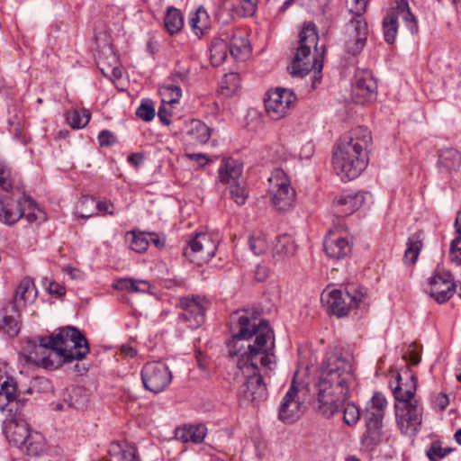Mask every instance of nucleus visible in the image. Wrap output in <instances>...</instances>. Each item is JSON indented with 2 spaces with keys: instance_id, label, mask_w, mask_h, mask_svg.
<instances>
[{
  "instance_id": "nucleus-1",
  "label": "nucleus",
  "mask_w": 461,
  "mask_h": 461,
  "mask_svg": "<svg viewBox=\"0 0 461 461\" xmlns=\"http://www.w3.org/2000/svg\"><path fill=\"white\" fill-rule=\"evenodd\" d=\"M258 312L249 316L247 311H237L231 315L236 333L230 341L229 353L239 354L234 349L239 340L249 339L255 336L253 344L248 345V350L240 354L237 367L241 372L243 382L238 390L240 405L257 404L267 400L268 396L267 378L276 367V357L273 353L274 333L266 320H258Z\"/></svg>"
},
{
  "instance_id": "nucleus-2",
  "label": "nucleus",
  "mask_w": 461,
  "mask_h": 461,
  "mask_svg": "<svg viewBox=\"0 0 461 461\" xmlns=\"http://www.w3.org/2000/svg\"><path fill=\"white\" fill-rule=\"evenodd\" d=\"M89 351L86 337L78 329L68 326L55 335L26 340L21 356L29 364L54 370L65 363L85 358Z\"/></svg>"
},
{
  "instance_id": "nucleus-3",
  "label": "nucleus",
  "mask_w": 461,
  "mask_h": 461,
  "mask_svg": "<svg viewBox=\"0 0 461 461\" xmlns=\"http://www.w3.org/2000/svg\"><path fill=\"white\" fill-rule=\"evenodd\" d=\"M372 141L370 131L358 126L344 135L333 154V165L342 180L357 178L368 164L367 148Z\"/></svg>"
},
{
  "instance_id": "nucleus-4",
  "label": "nucleus",
  "mask_w": 461,
  "mask_h": 461,
  "mask_svg": "<svg viewBox=\"0 0 461 461\" xmlns=\"http://www.w3.org/2000/svg\"><path fill=\"white\" fill-rule=\"evenodd\" d=\"M299 44L291 65L293 77H304L314 71L313 85L321 82L323 68L324 47L317 48L319 36L313 23H304L299 35Z\"/></svg>"
},
{
  "instance_id": "nucleus-5",
  "label": "nucleus",
  "mask_w": 461,
  "mask_h": 461,
  "mask_svg": "<svg viewBox=\"0 0 461 461\" xmlns=\"http://www.w3.org/2000/svg\"><path fill=\"white\" fill-rule=\"evenodd\" d=\"M355 379H344L342 375L321 369L318 387L319 410L330 418L335 414L344 402L348 399Z\"/></svg>"
},
{
  "instance_id": "nucleus-6",
  "label": "nucleus",
  "mask_w": 461,
  "mask_h": 461,
  "mask_svg": "<svg viewBox=\"0 0 461 461\" xmlns=\"http://www.w3.org/2000/svg\"><path fill=\"white\" fill-rule=\"evenodd\" d=\"M3 431L9 443L16 446L29 456H38L45 448V438L38 431L30 429L28 423L20 418L6 420Z\"/></svg>"
},
{
  "instance_id": "nucleus-7",
  "label": "nucleus",
  "mask_w": 461,
  "mask_h": 461,
  "mask_svg": "<svg viewBox=\"0 0 461 461\" xmlns=\"http://www.w3.org/2000/svg\"><path fill=\"white\" fill-rule=\"evenodd\" d=\"M321 300L326 303L329 311L338 317L348 315L355 308H366L368 304L366 291L354 285L344 290L334 289L322 294Z\"/></svg>"
},
{
  "instance_id": "nucleus-8",
  "label": "nucleus",
  "mask_w": 461,
  "mask_h": 461,
  "mask_svg": "<svg viewBox=\"0 0 461 461\" xmlns=\"http://www.w3.org/2000/svg\"><path fill=\"white\" fill-rule=\"evenodd\" d=\"M369 27L364 16H350L343 27L345 51L352 56L358 55L366 44Z\"/></svg>"
},
{
  "instance_id": "nucleus-9",
  "label": "nucleus",
  "mask_w": 461,
  "mask_h": 461,
  "mask_svg": "<svg viewBox=\"0 0 461 461\" xmlns=\"http://www.w3.org/2000/svg\"><path fill=\"white\" fill-rule=\"evenodd\" d=\"M268 191L272 203L277 211L285 212L292 208L295 200V191L283 169H275L269 179Z\"/></svg>"
},
{
  "instance_id": "nucleus-10",
  "label": "nucleus",
  "mask_w": 461,
  "mask_h": 461,
  "mask_svg": "<svg viewBox=\"0 0 461 461\" xmlns=\"http://www.w3.org/2000/svg\"><path fill=\"white\" fill-rule=\"evenodd\" d=\"M140 375L144 388L155 393L164 391L172 381V373L162 361L146 363Z\"/></svg>"
},
{
  "instance_id": "nucleus-11",
  "label": "nucleus",
  "mask_w": 461,
  "mask_h": 461,
  "mask_svg": "<svg viewBox=\"0 0 461 461\" xmlns=\"http://www.w3.org/2000/svg\"><path fill=\"white\" fill-rule=\"evenodd\" d=\"M423 408L417 400L395 404L397 425L405 435H415L422 422Z\"/></svg>"
},
{
  "instance_id": "nucleus-12",
  "label": "nucleus",
  "mask_w": 461,
  "mask_h": 461,
  "mask_svg": "<svg viewBox=\"0 0 461 461\" xmlns=\"http://www.w3.org/2000/svg\"><path fill=\"white\" fill-rule=\"evenodd\" d=\"M218 244L213 237L207 233H197L188 241L184 256L193 262L201 264L214 257Z\"/></svg>"
},
{
  "instance_id": "nucleus-13",
  "label": "nucleus",
  "mask_w": 461,
  "mask_h": 461,
  "mask_svg": "<svg viewBox=\"0 0 461 461\" xmlns=\"http://www.w3.org/2000/svg\"><path fill=\"white\" fill-rule=\"evenodd\" d=\"M209 303L200 296H187L181 298L179 306L182 312L179 314L181 320L188 324L190 329H197L205 321V312Z\"/></svg>"
},
{
  "instance_id": "nucleus-14",
  "label": "nucleus",
  "mask_w": 461,
  "mask_h": 461,
  "mask_svg": "<svg viewBox=\"0 0 461 461\" xmlns=\"http://www.w3.org/2000/svg\"><path fill=\"white\" fill-rule=\"evenodd\" d=\"M303 413V402L299 396V386L294 379L281 402L278 419L286 424L298 420Z\"/></svg>"
},
{
  "instance_id": "nucleus-15",
  "label": "nucleus",
  "mask_w": 461,
  "mask_h": 461,
  "mask_svg": "<svg viewBox=\"0 0 461 461\" xmlns=\"http://www.w3.org/2000/svg\"><path fill=\"white\" fill-rule=\"evenodd\" d=\"M296 96L289 89L276 87L267 92V98L265 99L266 112L274 120L283 118L291 104L294 103Z\"/></svg>"
},
{
  "instance_id": "nucleus-16",
  "label": "nucleus",
  "mask_w": 461,
  "mask_h": 461,
  "mask_svg": "<svg viewBox=\"0 0 461 461\" xmlns=\"http://www.w3.org/2000/svg\"><path fill=\"white\" fill-rule=\"evenodd\" d=\"M377 96V84L369 70H359L352 84V97L355 103L365 104Z\"/></svg>"
},
{
  "instance_id": "nucleus-17",
  "label": "nucleus",
  "mask_w": 461,
  "mask_h": 461,
  "mask_svg": "<svg viewBox=\"0 0 461 461\" xmlns=\"http://www.w3.org/2000/svg\"><path fill=\"white\" fill-rule=\"evenodd\" d=\"M26 207L35 209L37 204L25 194L16 203L7 196L0 199V221L7 225L14 224L23 216Z\"/></svg>"
},
{
  "instance_id": "nucleus-18",
  "label": "nucleus",
  "mask_w": 461,
  "mask_h": 461,
  "mask_svg": "<svg viewBox=\"0 0 461 461\" xmlns=\"http://www.w3.org/2000/svg\"><path fill=\"white\" fill-rule=\"evenodd\" d=\"M429 294L438 303L448 301L455 294L456 285L448 271H438L429 280Z\"/></svg>"
},
{
  "instance_id": "nucleus-19",
  "label": "nucleus",
  "mask_w": 461,
  "mask_h": 461,
  "mask_svg": "<svg viewBox=\"0 0 461 461\" xmlns=\"http://www.w3.org/2000/svg\"><path fill=\"white\" fill-rule=\"evenodd\" d=\"M321 370L330 372V375L338 374L344 379H355L351 359L339 353L327 354L322 362Z\"/></svg>"
},
{
  "instance_id": "nucleus-20",
  "label": "nucleus",
  "mask_w": 461,
  "mask_h": 461,
  "mask_svg": "<svg viewBox=\"0 0 461 461\" xmlns=\"http://www.w3.org/2000/svg\"><path fill=\"white\" fill-rule=\"evenodd\" d=\"M365 201V194L359 191L346 190L333 200V206L338 214L348 216L357 211Z\"/></svg>"
},
{
  "instance_id": "nucleus-21",
  "label": "nucleus",
  "mask_w": 461,
  "mask_h": 461,
  "mask_svg": "<svg viewBox=\"0 0 461 461\" xmlns=\"http://www.w3.org/2000/svg\"><path fill=\"white\" fill-rule=\"evenodd\" d=\"M20 313L16 310V305L12 303H5L0 308V335H6L14 338L20 331Z\"/></svg>"
},
{
  "instance_id": "nucleus-22",
  "label": "nucleus",
  "mask_w": 461,
  "mask_h": 461,
  "mask_svg": "<svg viewBox=\"0 0 461 461\" xmlns=\"http://www.w3.org/2000/svg\"><path fill=\"white\" fill-rule=\"evenodd\" d=\"M461 166V153L454 148L442 149L438 152L437 168L441 177L448 179Z\"/></svg>"
},
{
  "instance_id": "nucleus-23",
  "label": "nucleus",
  "mask_w": 461,
  "mask_h": 461,
  "mask_svg": "<svg viewBox=\"0 0 461 461\" xmlns=\"http://www.w3.org/2000/svg\"><path fill=\"white\" fill-rule=\"evenodd\" d=\"M396 385L393 388V393L398 402H405L412 400L417 387V378L414 374L404 371L402 375L397 374Z\"/></svg>"
},
{
  "instance_id": "nucleus-24",
  "label": "nucleus",
  "mask_w": 461,
  "mask_h": 461,
  "mask_svg": "<svg viewBox=\"0 0 461 461\" xmlns=\"http://www.w3.org/2000/svg\"><path fill=\"white\" fill-rule=\"evenodd\" d=\"M387 401L381 393H375L366 405L364 420L366 425L382 426Z\"/></svg>"
},
{
  "instance_id": "nucleus-25",
  "label": "nucleus",
  "mask_w": 461,
  "mask_h": 461,
  "mask_svg": "<svg viewBox=\"0 0 461 461\" xmlns=\"http://www.w3.org/2000/svg\"><path fill=\"white\" fill-rule=\"evenodd\" d=\"M18 397L17 384L14 378L0 373V410L5 411L7 406L15 404L17 411L19 405H23V400L18 399Z\"/></svg>"
},
{
  "instance_id": "nucleus-26",
  "label": "nucleus",
  "mask_w": 461,
  "mask_h": 461,
  "mask_svg": "<svg viewBox=\"0 0 461 461\" xmlns=\"http://www.w3.org/2000/svg\"><path fill=\"white\" fill-rule=\"evenodd\" d=\"M323 247L327 256L334 259H341L351 251L348 240L333 231H330L325 237Z\"/></svg>"
},
{
  "instance_id": "nucleus-27",
  "label": "nucleus",
  "mask_w": 461,
  "mask_h": 461,
  "mask_svg": "<svg viewBox=\"0 0 461 461\" xmlns=\"http://www.w3.org/2000/svg\"><path fill=\"white\" fill-rule=\"evenodd\" d=\"M243 165L232 158H223L218 169V180L223 185L238 183L242 179Z\"/></svg>"
},
{
  "instance_id": "nucleus-28",
  "label": "nucleus",
  "mask_w": 461,
  "mask_h": 461,
  "mask_svg": "<svg viewBox=\"0 0 461 461\" xmlns=\"http://www.w3.org/2000/svg\"><path fill=\"white\" fill-rule=\"evenodd\" d=\"M107 453L110 461H141L137 447L126 441L111 442Z\"/></svg>"
},
{
  "instance_id": "nucleus-29",
  "label": "nucleus",
  "mask_w": 461,
  "mask_h": 461,
  "mask_svg": "<svg viewBox=\"0 0 461 461\" xmlns=\"http://www.w3.org/2000/svg\"><path fill=\"white\" fill-rule=\"evenodd\" d=\"M36 297L37 290L35 285L32 279L26 277L18 285L14 295V300L7 303L15 304L16 310H19L20 307L25 306L27 303L34 302Z\"/></svg>"
},
{
  "instance_id": "nucleus-30",
  "label": "nucleus",
  "mask_w": 461,
  "mask_h": 461,
  "mask_svg": "<svg viewBox=\"0 0 461 461\" xmlns=\"http://www.w3.org/2000/svg\"><path fill=\"white\" fill-rule=\"evenodd\" d=\"M402 10L397 7L390 8L384 17L383 18L382 26L384 39L386 43L393 44L396 40V35L399 29V17L403 20Z\"/></svg>"
},
{
  "instance_id": "nucleus-31",
  "label": "nucleus",
  "mask_w": 461,
  "mask_h": 461,
  "mask_svg": "<svg viewBox=\"0 0 461 461\" xmlns=\"http://www.w3.org/2000/svg\"><path fill=\"white\" fill-rule=\"evenodd\" d=\"M207 429L203 424L185 425L176 430L177 438L183 442L202 443L206 436Z\"/></svg>"
},
{
  "instance_id": "nucleus-32",
  "label": "nucleus",
  "mask_w": 461,
  "mask_h": 461,
  "mask_svg": "<svg viewBox=\"0 0 461 461\" xmlns=\"http://www.w3.org/2000/svg\"><path fill=\"white\" fill-rule=\"evenodd\" d=\"M164 25L170 35L180 32L184 27L182 12L174 6H167L164 15Z\"/></svg>"
},
{
  "instance_id": "nucleus-33",
  "label": "nucleus",
  "mask_w": 461,
  "mask_h": 461,
  "mask_svg": "<svg viewBox=\"0 0 461 461\" xmlns=\"http://www.w3.org/2000/svg\"><path fill=\"white\" fill-rule=\"evenodd\" d=\"M422 241L423 231L421 230H418L409 237L403 258L406 264H414L416 262L423 246Z\"/></svg>"
},
{
  "instance_id": "nucleus-34",
  "label": "nucleus",
  "mask_w": 461,
  "mask_h": 461,
  "mask_svg": "<svg viewBox=\"0 0 461 461\" xmlns=\"http://www.w3.org/2000/svg\"><path fill=\"white\" fill-rule=\"evenodd\" d=\"M187 135L195 143L204 144L206 143L211 136L210 128L199 120H194L191 122Z\"/></svg>"
},
{
  "instance_id": "nucleus-35",
  "label": "nucleus",
  "mask_w": 461,
  "mask_h": 461,
  "mask_svg": "<svg viewBox=\"0 0 461 461\" xmlns=\"http://www.w3.org/2000/svg\"><path fill=\"white\" fill-rule=\"evenodd\" d=\"M382 426L366 425V431L361 437V444L366 450H373L381 441Z\"/></svg>"
},
{
  "instance_id": "nucleus-36",
  "label": "nucleus",
  "mask_w": 461,
  "mask_h": 461,
  "mask_svg": "<svg viewBox=\"0 0 461 461\" xmlns=\"http://www.w3.org/2000/svg\"><path fill=\"white\" fill-rule=\"evenodd\" d=\"M274 251L277 255L285 257L293 256L296 251V244L294 238L289 234H282L276 238Z\"/></svg>"
},
{
  "instance_id": "nucleus-37",
  "label": "nucleus",
  "mask_w": 461,
  "mask_h": 461,
  "mask_svg": "<svg viewBox=\"0 0 461 461\" xmlns=\"http://www.w3.org/2000/svg\"><path fill=\"white\" fill-rule=\"evenodd\" d=\"M344 402L343 405H341L339 410L335 412H339L342 411L343 412V420L348 426H354L357 423L360 418V410L359 408L354 404L353 402Z\"/></svg>"
},
{
  "instance_id": "nucleus-38",
  "label": "nucleus",
  "mask_w": 461,
  "mask_h": 461,
  "mask_svg": "<svg viewBox=\"0 0 461 461\" xmlns=\"http://www.w3.org/2000/svg\"><path fill=\"white\" fill-rule=\"evenodd\" d=\"M394 3L395 5L393 7H397V9L402 10L401 12L404 15L403 21L407 28L412 34L416 33L418 32L416 18L411 12L407 0H394Z\"/></svg>"
},
{
  "instance_id": "nucleus-39",
  "label": "nucleus",
  "mask_w": 461,
  "mask_h": 461,
  "mask_svg": "<svg viewBox=\"0 0 461 461\" xmlns=\"http://www.w3.org/2000/svg\"><path fill=\"white\" fill-rule=\"evenodd\" d=\"M229 50L235 59H244L249 52L248 40L243 37H233L230 40Z\"/></svg>"
},
{
  "instance_id": "nucleus-40",
  "label": "nucleus",
  "mask_w": 461,
  "mask_h": 461,
  "mask_svg": "<svg viewBox=\"0 0 461 461\" xmlns=\"http://www.w3.org/2000/svg\"><path fill=\"white\" fill-rule=\"evenodd\" d=\"M77 214L81 218L88 219L96 215V200L92 196H83L77 205Z\"/></svg>"
},
{
  "instance_id": "nucleus-41",
  "label": "nucleus",
  "mask_w": 461,
  "mask_h": 461,
  "mask_svg": "<svg viewBox=\"0 0 461 461\" xmlns=\"http://www.w3.org/2000/svg\"><path fill=\"white\" fill-rule=\"evenodd\" d=\"M248 243L250 251L256 256L264 254L268 249L265 235L259 232L251 234L249 237Z\"/></svg>"
},
{
  "instance_id": "nucleus-42",
  "label": "nucleus",
  "mask_w": 461,
  "mask_h": 461,
  "mask_svg": "<svg viewBox=\"0 0 461 461\" xmlns=\"http://www.w3.org/2000/svg\"><path fill=\"white\" fill-rule=\"evenodd\" d=\"M230 187V196L233 199V201L238 205H243L245 204L248 197H249V191L247 189L246 184L241 179L240 181H238V183H233L229 185Z\"/></svg>"
},
{
  "instance_id": "nucleus-43",
  "label": "nucleus",
  "mask_w": 461,
  "mask_h": 461,
  "mask_svg": "<svg viewBox=\"0 0 461 461\" xmlns=\"http://www.w3.org/2000/svg\"><path fill=\"white\" fill-rule=\"evenodd\" d=\"M454 449L443 447L439 441H433L426 450V455L430 461H440Z\"/></svg>"
},
{
  "instance_id": "nucleus-44",
  "label": "nucleus",
  "mask_w": 461,
  "mask_h": 461,
  "mask_svg": "<svg viewBox=\"0 0 461 461\" xmlns=\"http://www.w3.org/2000/svg\"><path fill=\"white\" fill-rule=\"evenodd\" d=\"M227 49H229V47L224 41H217L212 45L210 50L211 59L214 66H219L225 60L227 57Z\"/></svg>"
},
{
  "instance_id": "nucleus-45",
  "label": "nucleus",
  "mask_w": 461,
  "mask_h": 461,
  "mask_svg": "<svg viewBox=\"0 0 461 461\" xmlns=\"http://www.w3.org/2000/svg\"><path fill=\"white\" fill-rule=\"evenodd\" d=\"M90 121V113L87 110H75L70 117L69 123L74 129H82L88 124Z\"/></svg>"
},
{
  "instance_id": "nucleus-46",
  "label": "nucleus",
  "mask_w": 461,
  "mask_h": 461,
  "mask_svg": "<svg viewBox=\"0 0 461 461\" xmlns=\"http://www.w3.org/2000/svg\"><path fill=\"white\" fill-rule=\"evenodd\" d=\"M202 16L208 18V14L206 10L200 6L194 15L190 18V25L197 36H201L203 33V29L205 28V23H202Z\"/></svg>"
},
{
  "instance_id": "nucleus-47",
  "label": "nucleus",
  "mask_w": 461,
  "mask_h": 461,
  "mask_svg": "<svg viewBox=\"0 0 461 461\" xmlns=\"http://www.w3.org/2000/svg\"><path fill=\"white\" fill-rule=\"evenodd\" d=\"M136 115L145 122H150L155 116L152 101L149 99L143 100L136 110Z\"/></svg>"
},
{
  "instance_id": "nucleus-48",
  "label": "nucleus",
  "mask_w": 461,
  "mask_h": 461,
  "mask_svg": "<svg viewBox=\"0 0 461 461\" xmlns=\"http://www.w3.org/2000/svg\"><path fill=\"white\" fill-rule=\"evenodd\" d=\"M0 187L5 191L12 189L11 170L2 160H0Z\"/></svg>"
},
{
  "instance_id": "nucleus-49",
  "label": "nucleus",
  "mask_w": 461,
  "mask_h": 461,
  "mask_svg": "<svg viewBox=\"0 0 461 461\" xmlns=\"http://www.w3.org/2000/svg\"><path fill=\"white\" fill-rule=\"evenodd\" d=\"M350 16H364L366 11V0H347Z\"/></svg>"
},
{
  "instance_id": "nucleus-50",
  "label": "nucleus",
  "mask_w": 461,
  "mask_h": 461,
  "mask_svg": "<svg viewBox=\"0 0 461 461\" xmlns=\"http://www.w3.org/2000/svg\"><path fill=\"white\" fill-rule=\"evenodd\" d=\"M130 247L132 250L138 253H143L149 248V240L142 233L139 235L133 234L130 243Z\"/></svg>"
},
{
  "instance_id": "nucleus-51",
  "label": "nucleus",
  "mask_w": 461,
  "mask_h": 461,
  "mask_svg": "<svg viewBox=\"0 0 461 461\" xmlns=\"http://www.w3.org/2000/svg\"><path fill=\"white\" fill-rule=\"evenodd\" d=\"M449 258L456 265H461V235H457L456 238L451 241Z\"/></svg>"
},
{
  "instance_id": "nucleus-52",
  "label": "nucleus",
  "mask_w": 461,
  "mask_h": 461,
  "mask_svg": "<svg viewBox=\"0 0 461 461\" xmlns=\"http://www.w3.org/2000/svg\"><path fill=\"white\" fill-rule=\"evenodd\" d=\"M239 5L241 16H252L257 11L258 0H239Z\"/></svg>"
},
{
  "instance_id": "nucleus-53",
  "label": "nucleus",
  "mask_w": 461,
  "mask_h": 461,
  "mask_svg": "<svg viewBox=\"0 0 461 461\" xmlns=\"http://www.w3.org/2000/svg\"><path fill=\"white\" fill-rule=\"evenodd\" d=\"M98 142L101 147L113 146L117 142L116 136L108 130H103L98 134Z\"/></svg>"
},
{
  "instance_id": "nucleus-54",
  "label": "nucleus",
  "mask_w": 461,
  "mask_h": 461,
  "mask_svg": "<svg viewBox=\"0 0 461 461\" xmlns=\"http://www.w3.org/2000/svg\"><path fill=\"white\" fill-rule=\"evenodd\" d=\"M222 87H226L231 91H235L240 85V77L236 73H230L224 76V81L221 83Z\"/></svg>"
},
{
  "instance_id": "nucleus-55",
  "label": "nucleus",
  "mask_w": 461,
  "mask_h": 461,
  "mask_svg": "<svg viewBox=\"0 0 461 461\" xmlns=\"http://www.w3.org/2000/svg\"><path fill=\"white\" fill-rule=\"evenodd\" d=\"M114 205L109 201L104 200V201H96V214L98 212H101L104 215H113Z\"/></svg>"
},
{
  "instance_id": "nucleus-56",
  "label": "nucleus",
  "mask_w": 461,
  "mask_h": 461,
  "mask_svg": "<svg viewBox=\"0 0 461 461\" xmlns=\"http://www.w3.org/2000/svg\"><path fill=\"white\" fill-rule=\"evenodd\" d=\"M112 59L114 63V66L105 68L104 63L103 61H101V62H99L100 69L104 75H106L104 71H112V74L114 77L120 78L122 77V68L117 65V59L115 56H113Z\"/></svg>"
},
{
  "instance_id": "nucleus-57",
  "label": "nucleus",
  "mask_w": 461,
  "mask_h": 461,
  "mask_svg": "<svg viewBox=\"0 0 461 461\" xmlns=\"http://www.w3.org/2000/svg\"><path fill=\"white\" fill-rule=\"evenodd\" d=\"M133 284V278H121L113 286L116 290L132 292Z\"/></svg>"
},
{
  "instance_id": "nucleus-58",
  "label": "nucleus",
  "mask_w": 461,
  "mask_h": 461,
  "mask_svg": "<svg viewBox=\"0 0 461 461\" xmlns=\"http://www.w3.org/2000/svg\"><path fill=\"white\" fill-rule=\"evenodd\" d=\"M132 293H149L150 290V284L142 279H133Z\"/></svg>"
},
{
  "instance_id": "nucleus-59",
  "label": "nucleus",
  "mask_w": 461,
  "mask_h": 461,
  "mask_svg": "<svg viewBox=\"0 0 461 461\" xmlns=\"http://www.w3.org/2000/svg\"><path fill=\"white\" fill-rule=\"evenodd\" d=\"M158 117L159 121L165 125H169L171 122V121L169 119L170 113L167 111L165 104H162L159 106L158 111Z\"/></svg>"
},
{
  "instance_id": "nucleus-60",
  "label": "nucleus",
  "mask_w": 461,
  "mask_h": 461,
  "mask_svg": "<svg viewBox=\"0 0 461 461\" xmlns=\"http://www.w3.org/2000/svg\"><path fill=\"white\" fill-rule=\"evenodd\" d=\"M48 291L50 294L61 296L65 294V289L57 282H50L48 286Z\"/></svg>"
},
{
  "instance_id": "nucleus-61",
  "label": "nucleus",
  "mask_w": 461,
  "mask_h": 461,
  "mask_svg": "<svg viewBox=\"0 0 461 461\" xmlns=\"http://www.w3.org/2000/svg\"><path fill=\"white\" fill-rule=\"evenodd\" d=\"M168 93L173 96L172 99L169 101V103L176 102L181 95H182V90L181 87L176 85H169L167 87Z\"/></svg>"
},
{
  "instance_id": "nucleus-62",
  "label": "nucleus",
  "mask_w": 461,
  "mask_h": 461,
  "mask_svg": "<svg viewBox=\"0 0 461 461\" xmlns=\"http://www.w3.org/2000/svg\"><path fill=\"white\" fill-rule=\"evenodd\" d=\"M191 160L197 161L200 165L204 166L209 162V159L203 153H192L187 155Z\"/></svg>"
},
{
  "instance_id": "nucleus-63",
  "label": "nucleus",
  "mask_w": 461,
  "mask_h": 461,
  "mask_svg": "<svg viewBox=\"0 0 461 461\" xmlns=\"http://www.w3.org/2000/svg\"><path fill=\"white\" fill-rule=\"evenodd\" d=\"M128 161L132 165L138 166L143 161V155L140 153H131L128 157Z\"/></svg>"
},
{
  "instance_id": "nucleus-64",
  "label": "nucleus",
  "mask_w": 461,
  "mask_h": 461,
  "mask_svg": "<svg viewBox=\"0 0 461 461\" xmlns=\"http://www.w3.org/2000/svg\"><path fill=\"white\" fill-rule=\"evenodd\" d=\"M455 229L457 235H461V207L457 212V215L455 221Z\"/></svg>"
}]
</instances>
